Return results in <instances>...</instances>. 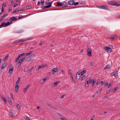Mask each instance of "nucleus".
Masks as SVG:
<instances>
[{"mask_svg": "<svg viewBox=\"0 0 120 120\" xmlns=\"http://www.w3.org/2000/svg\"><path fill=\"white\" fill-rule=\"evenodd\" d=\"M113 48V47L112 45H109L108 47H105L103 48L105 50H106L108 52H112V50H111Z\"/></svg>", "mask_w": 120, "mask_h": 120, "instance_id": "f257e3e1", "label": "nucleus"}, {"mask_svg": "<svg viewBox=\"0 0 120 120\" xmlns=\"http://www.w3.org/2000/svg\"><path fill=\"white\" fill-rule=\"evenodd\" d=\"M113 48V47L112 45H109L108 47H105L103 48L105 50H106L108 52H112V50H111Z\"/></svg>", "mask_w": 120, "mask_h": 120, "instance_id": "f03ea898", "label": "nucleus"}, {"mask_svg": "<svg viewBox=\"0 0 120 120\" xmlns=\"http://www.w3.org/2000/svg\"><path fill=\"white\" fill-rule=\"evenodd\" d=\"M120 3V2H115L114 1H111L110 2H108V4L109 5H113L115 6H119L120 4L119 3Z\"/></svg>", "mask_w": 120, "mask_h": 120, "instance_id": "7ed1b4c3", "label": "nucleus"}, {"mask_svg": "<svg viewBox=\"0 0 120 120\" xmlns=\"http://www.w3.org/2000/svg\"><path fill=\"white\" fill-rule=\"evenodd\" d=\"M58 71V68L56 67V68H53L52 69V70L51 72L52 74H54L55 72H57Z\"/></svg>", "mask_w": 120, "mask_h": 120, "instance_id": "20e7f679", "label": "nucleus"}, {"mask_svg": "<svg viewBox=\"0 0 120 120\" xmlns=\"http://www.w3.org/2000/svg\"><path fill=\"white\" fill-rule=\"evenodd\" d=\"M7 64L6 62L3 63L1 66V68L3 69L5 68L7 66Z\"/></svg>", "mask_w": 120, "mask_h": 120, "instance_id": "39448f33", "label": "nucleus"}, {"mask_svg": "<svg viewBox=\"0 0 120 120\" xmlns=\"http://www.w3.org/2000/svg\"><path fill=\"white\" fill-rule=\"evenodd\" d=\"M74 0H69L68 2V4L69 5H72L74 4Z\"/></svg>", "mask_w": 120, "mask_h": 120, "instance_id": "423d86ee", "label": "nucleus"}, {"mask_svg": "<svg viewBox=\"0 0 120 120\" xmlns=\"http://www.w3.org/2000/svg\"><path fill=\"white\" fill-rule=\"evenodd\" d=\"M11 22H7L6 23H5L4 22H3V23H4V27H6L10 25V23Z\"/></svg>", "mask_w": 120, "mask_h": 120, "instance_id": "0eeeda50", "label": "nucleus"}, {"mask_svg": "<svg viewBox=\"0 0 120 120\" xmlns=\"http://www.w3.org/2000/svg\"><path fill=\"white\" fill-rule=\"evenodd\" d=\"M102 9H103L107 10H109V9L106 5H102Z\"/></svg>", "mask_w": 120, "mask_h": 120, "instance_id": "6e6552de", "label": "nucleus"}, {"mask_svg": "<svg viewBox=\"0 0 120 120\" xmlns=\"http://www.w3.org/2000/svg\"><path fill=\"white\" fill-rule=\"evenodd\" d=\"M62 7H65L68 6L67 3L65 2H62Z\"/></svg>", "mask_w": 120, "mask_h": 120, "instance_id": "1a4fd4ad", "label": "nucleus"}, {"mask_svg": "<svg viewBox=\"0 0 120 120\" xmlns=\"http://www.w3.org/2000/svg\"><path fill=\"white\" fill-rule=\"evenodd\" d=\"M17 19L15 17H13L9 19L10 21H14L16 20Z\"/></svg>", "mask_w": 120, "mask_h": 120, "instance_id": "9d476101", "label": "nucleus"}, {"mask_svg": "<svg viewBox=\"0 0 120 120\" xmlns=\"http://www.w3.org/2000/svg\"><path fill=\"white\" fill-rule=\"evenodd\" d=\"M31 38H29L27 39H22L19 40V42H23L24 41H26L28 40H29Z\"/></svg>", "mask_w": 120, "mask_h": 120, "instance_id": "9b49d317", "label": "nucleus"}, {"mask_svg": "<svg viewBox=\"0 0 120 120\" xmlns=\"http://www.w3.org/2000/svg\"><path fill=\"white\" fill-rule=\"evenodd\" d=\"M52 2H51L50 3H48V4H49V5L45 6V7L46 8H49L51 7L52 5Z\"/></svg>", "mask_w": 120, "mask_h": 120, "instance_id": "f8f14e48", "label": "nucleus"}, {"mask_svg": "<svg viewBox=\"0 0 120 120\" xmlns=\"http://www.w3.org/2000/svg\"><path fill=\"white\" fill-rule=\"evenodd\" d=\"M25 57H23L22 58H21L20 60H19V62H20V63H19L21 64V63L24 60H25Z\"/></svg>", "mask_w": 120, "mask_h": 120, "instance_id": "ddd939ff", "label": "nucleus"}, {"mask_svg": "<svg viewBox=\"0 0 120 120\" xmlns=\"http://www.w3.org/2000/svg\"><path fill=\"white\" fill-rule=\"evenodd\" d=\"M9 56V54H8L3 59V60L5 61H6L8 59Z\"/></svg>", "mask_w": 120, "mask_h": 120, "instance_id": "4468645a", "label": "nucleus"}, {"mask_svg": "<svg viewBox=\"0 0 120 120\" xmlns=\"http://www.w3.org/2000/svg\"><path fill=\"white\" fill-rule=\"evenodd\" d=\"M33 51H30L29 52H28L26 53V55H24V56H27L28 55L30 54H31L33 53Z\"/></svg>", "mask_w": 120, "mask_h": 120, "instance_id": "2eb2a0df", "label": "nucleus"}, {"mask_svg": "<svg viewBox=\"0 0 120 120\" xmlns=\"http://www.w3.org/2000/svg\"><path fill=\"white\" fill-rule=\"evenodd\" d=\"M13 70L14 69H11L9 70V73L10 75L8 76H10L11 75V74H10V72L11 73H12L13 71Z\"/></svg>", "mask_w": 120, "mask_h": 120, "instance_id": "dca6fc26", "label": "nucleus"}, {"mask_svg": "<svg viewBox=\"0 0 120 120\" xmlns=\"http://www.w3.org/2000/svg\"><path fill=\"white\" fill-rule=\"evenodd\" d=\"M19 87V85L18 84L16 85L15 86V90L16 92H17L18 91Z\"/></svg>", "mask_w": 120, "mask_h": 120, "instance_id": "f3484780", "label": "nucleus"}, {"mask_svg": "<svg viewBox=\"0 0 120 120\" xmlns=\"http://www.w3.org/2000/svg\"><path fill=\"white\" fill-rule=\"evenodd\" d=\"M26 53H22L21 54H19L18 55V57L20 58L22 57V56H23L25 55V54H26Z\"/></svg>", "mask_w": 120, "mask_h": 120, "instance_id": "a211bd4d", "label": "nucleus"}, {"mask_svg": "<svg viewBox=\"0 0 120 120\" xmlns=\"http://www.w3.org/2000/svg\"><path fill=\"white\" fill-rule=\"evenodd\" d=\"M57 6L58 7H60V6H62V2H61V3H60L59 2H58L57 3Z\"/></svg>", "mask_w": 120, "mask_h": 120, "instance_id": "6ab92c4d", "label": "nucleus"}, {"mask_svg": "<svg viewBox=\"0 0 120 120\" xmlns=\"http://www.w3.org/2000/svg\"><path fill=\"white\" fill-rule=\"evenodd\" d=\"M35 56V55L34 54H33L31 56H30L29 57H30L31 59L33 60L34 59Z\"/></svg>", "mask_w": 120, "mask_h": 120, "instance_id": "aec40b11", "label": "nucleus"}, {"mask_svg": "<svg viewBox=\"0 0 120 120\" xmlns=\"http://www.w3.org/2000/svg\"><path fill=\"white\" fill-rule=\"evenodd\" d=\"M20 78L19 77L18 78V80L16 83V84L17 85L18 84L19 85L20 82Z\"/></svg>", "mask_w": 120, "mask_h": 120, "instance_id": "412c9836", "label": "nucleus"}, {"mask_svg": "<svg viewBox=\"0 0 120 120\" xmlns=\"http://www.w3.org/2000/svg\"><path fill=\"white\" fill-rule=\"evenodd\" d=\"M60 81H57L55 82L54 83V84L55 86H56L57 85V84L60 83Z\"/></svg>", "mask_w": 120, "mask_h": 120, "instance_id": "4be33fe9", "label": "nucleus"}, {"mask_svg": "<svg viewBox=\"0 0 120 120\" xmlns=\"http://www.w3.org/2000/svg\"><path fill=\"white\" fill-rule=\"evenodd\" d=\"M49 78V77L48 76H47L45 77V78H43V82L45 81L46 80H48Z\"/></svg>", "mask_w": 120, "mask_h": 120, "instance_id": "5701e85b", "label": "nucleus"}, {"mask_svg": "<svg viewBox=\"0 0 120 120\" xmlns=\"http://www.w3.org/2000/svg\"><path fill=\"white\" fill-rule=\"evenodd\" d=\"M116 35H115L114 36L112 37L109 38H108L110 39L112 41H113V40L115 38L114 37H116Z\"/></svg>", "mask_w": 120, "mask_h": 120, "instance_id": "b1692460", "label": "nucleus"}, {"mask_svg": "<svg viewBox=\"0 0 120 120\" xmlns=\"http://www.w3.org/2000/svg\"><path fill=\"white\" fill-rule=\"evenodd\" d=\"M80 77V75H76V79L78 80L79 79Z\"/></svg>", "mask_w": 120, "mask_h": 120, "instance_id": "393cba45", "label": "nucleus"}, {"mask_svg": "<svg viewBox=\"0 0 120 120\" xmlns=\"http://www.w3.org/2000/svg\"><path fill=\"white\" fill-rule=\"evenodd\" d=\"M87 55L88 56H91L92 55L91 54V51L87 52Z\"/></svg>", "mask_w": 120, "mask_h": 120, "instance_id": "a878e982", "label": "nucleus"}, {"mask_svg": "<svg viewBox=\"0 0 120 120\" xmlns=\"http://www.w3.org/2000/svg\"><path fill=\"white\" fill-rule=\"evenodd\" d=\"M111 65H108L106 66L104 68V69H106L108 68H111Z\"/></svg>", "mask_w": 120, "mask_h": 120, "instance_id": "bb28decb", "label": "nucleus"}, {"mask_svg": "<svg viewBox=\"0 0 120 120\" xmlns=\"http://www.w3.org/2000/svg\"><path fill=\"white\" fill-rule=\"evenodd\" d=\"M8 102L11 104H12L11 103V98H8Z\"/></svg>", "mask_w": 120, "mask_h": 120, "instance_id": "cd10ccee", "label": "nucleus"}, {"mask_svg": "<svg viewBox=\"0 0 120 120\" xmlns=\"http://www.w3.org/2000/svg\"><path fill=\"white\" fill-rule=\"evenodd\" d=\"M31 59L30 57H29L27 58L26 60V61L27 62H29L31 60Z\"/></svg>", "mask_w": 120, "mask_h": 120, "instance_id": "c85d7f7f", "label": "nucleus"}, {"mask_svg": "<svg viewBox=\"0 0 120 120\" xmlns=\"http://www.w3.org/2000/svg\"><path fill=\"white\" fill-rule=\"evenodd\" d=\"M10 116L11 117H13V115L12 113L11 112H9V113Z\"/></svg>", "mask_w": 120, "mask_h": 120, "instance_id": "c756f323", "label": "nucleus"}, {"mask_svg": "<svg viewBox=\"0 0 120 120\" xmlns=\"http://www.w3.org/2000/svg\"><path fill=\"white\" fill-rule=\"evenodd\" d=\"M44 65H40L38 67V69H41L43 68H44Z\"/></svg>", "mask_w": 120, "mask_h": 120, "instance_id": "7c9ffc66", "label": "nucleus"}, {"mask_svg": "<svg viewBox=\"0 0 120 120\" xmlns=\"http://www.w3.org/2000/svg\"><path fill=\"white\" fill-rule=\"evenodd\" d=\"M118 74L116 71L114 73V76L115 77H117V76Z\"/></svg>", "mask_w": 120, "mask_h": 120, "instance_id": "2f4dec72", "label": "nucleus"}, {"mask_svg": "<svg viewBox=\"0 0 120 120\" xmlns=\"http://www.w3.org/2000/svg\"><path fill=\"white\" fill-rule=\"evenodd\" d=\"M102 90V89H101L98 90L96 92V93L98 94L100 93L101 92V91Z\"/></svg>", "mask_w": 120, "mask_h": 120, "instance_id": "473e14b6", "label": "nucleus"}, {"mask_svg": "<svg viewBox=\"0 0 120 120\" xmlns=\"http://www.w3.org/2000/svg\"><path fill=\"white\" fill-rule=\"evenodd\" d=\"M86 70H83L81 73V75H83L85 73H86Z\"/></svg>", "mask_w": 120, "mask_h": 120, "instance_id": "72a5a7b5", "label": "nucleus"}, {"mask_svg": "<svg viewBox=\"0 0 120 120\" xmlns=\"http://www.w3.org/2000/svg\"><path fill=\"white\" fill-rule=\"evenodd\" d=\"M86 76L85 75H83L81 78V81H82L85 78Z\"/></svg>", "mask_w": 120, "mask_h": 120, "instance_id": "f704fd0d", "label": "nucleus"}, {"mask_svg": "<svg viewBox=\"0 0 120 120\" xmlns=\"http://www.w3.org/2000/svg\"><path fill=\"white\" fill-rule=\"evenodd\" d=\"M2 100L4 101V102H6L7 101L6 100V99L4 97L2 98H1Z\"/></svg>", "mask_w": 120, "mask_h": 120, "instance_id": "c9c22d12", "label": "nucleus"}, {"mask_svg": "<svg viewBox=\"0 0 120 120\" xmlns=\"http://www.w3.org/2000/svg\"><path fill=\"white\" fill-rule=\"evenodd\" d=\"M16 107L17 109L19 110H20L21 109L20 107V105H16Z\"/></svg>", "mask_w": 120, "mask_h": 120, "instance_id": "e433bc0d", "label": "nucleus"}, {"mask_svg": "<svg viewBox=\"0 0 120 120\" xmlns=\"http://www.w3.org/2000/svg\"><path fill=\"white\" fill-rule=\"evenodd\" d=\"M20 10V9H15L14 11L12 13V14L14 13L15 12H17V11H18Z\"/></svg>", "mask_w": 120, "mask_h": 120, "instance_id": "4c0bfd02", "label": "nucleus"}, {"mask_svg": "<svg viewBox=\"0 0 120 120\" xmlns=\"http://www.w3.org/2000/svg\"><path fill=\"white\" fill-rule=\"evenodd\" d=\"M20 62H18L16 66V67L17 68H18L19 67V66L21 65V64H20Z\"/></svg>", "mask_w": 120, "mask_h": 120, "instance_id": "58836bf2", "label": "nucleus"}, {"mask_svg": "<svg viewBox=\"0 0 120 120\" xmlns=\"http://www.w3.org/2000/svg\"><path fill=\"white\" fill-rule=\"evenodd\" d=\"M29 68L28 67H26L25 68L24 71L25 72H27Z\"/></svg>", "mask_w": 120, "mask_h": 120, "instance_id": "ea45409f", "label": "nucleus"}, {"mask_svg": "<svg viewBox=\"0 0 120 120\" xmlns=\"http://www.w3.org/2000/svg\"><path fill=\"white\" fill-rule=\"evenodd\" d=\"M20 58L18 57H18H17L15 59V63L17 61H18L19 60Z\"/></svg>", "mask_w": 120, "mask_h": 120, "instance_id": "a19ab883", "label": "nucleus"}, {"mask_svg": "<svg viewBox=\"0 0 120 120\" xmlns=\"http://www.w3.org/2000/svg\"><path fill=\"white\" fill-rule=\"evenodd\" d=\"M45 2V1L44 0H41V5H43Z\"/></svg>", "mask_w": 120, "mask_h": 120, "instance_id": "79ce46f5", "label": "nucleus"}, {"mask_svg": "<svg viewBox=\"0 0 120 120\" xmlns=\"http://www.w3.org/2000/svg\"><path fill=\"white\" fill-rule=\"evenodd\" d=\"M22 15H20L19 17V18H18V19H20L22 17H23L25 16H22Z\"/></svg>", "mask_w": 120, "mask_h": 120, "instance_id": "37998d69", "label": "nucleus"}, {"mask_svg": "<svg viewBox=\"0 0 120 120\" xmlns=\"http://www.w3.org/2000/svg\"><path fill=\"white\" fill-rule=\"evenodd\" d=\"M95 64V63L94 62H92L90 63V65H91V66H93Z\"/></svg>", "mask_w": 120, "mask_h": 120, "instance_id": "c03bdc74", "label": "nucleus"}, {"mask_svg": "<svg viewBox=\"0 0 120 120\" xmlns=\"http://www.w3.org/2000/svg\"><path fill=\"white\" fill-rule=\"evenodd\" d=\"M118 89L117 87H115L113 89V92H115L116 90Z\"/></svg>", "mask_w": 120, "mask_h": 120, "instance_id": "a18cd8bd", "label": "nucleus"}, {"mask_svg": "<svg viewBox=\"0 0 120 120\" xmlns=\"http://www.w3.org/2000/svg\"><path fill=\"white\" fill-rule=\"evenodd\" d=\"M32 6H28L27 7H26V9H28L29 8H30L32 7Z\"/></svg>", "mask_w": 120, "mask_h": 120, "instance_id": "49530a36", "label": "nucleus"}, {"mask_svg": "<svg viewBox=\"0 0 120 120\" xmlns=\"http://www.w3.org/2000/svg\"><path fill=\"white\" fill-rule=\"evenodd\" d=\"M68 72L69 74H70L71 75H72V74L71 73V71L70 69L69 70Z\"/></svg>", "mask_w": 120, "mask_h": 120, "instance_id": "de8ad7c7", "label": "nucleus"}, {"mask_svg": "<svg viewBox=\"0 0 120 120\" xmlns=\"http://www.w3.org/2000/svg\"><path fill=\"white\" fill-rule=\"evenodd\" d=\"M99 80L98 79L97 80V82L96 83V84L97 85H98V84H99Z\"/></svg>", "mask_w": 120, "mask_h": 120, "instance_id": "09e8293b", "label": "nucleus"}, {"mask_svg": "<svg viewBox=\"0 0 120 120\" xmlns=\"http://www.w3.org/2000/svg\"><path fill=\"white\" fill-rule=\"evenodd\" d=\"M93 80V79H89V83H91L92 82V81Z\"/></svg>", "mask_w": 120, "mask_h": 120, "instance_id": "8fccbe9b", "label": "nucleus"}, {"mask_svg": "<svg viewBox=\"0 0 120 120\" xmlns=\"http://www.w3.org/2000/svg\"><path fill=\"white\" fill-rule=\"evenodd\" d=\"M87 52H89V51H91V50L90 48H89L87 50Z\"/></svg>", "mask_w": 120, "mask_h": 120, "instance_id": "3c124183", "label": "nucleus"}, {"mask_svg": "<svg viewBox=\"0 0 120 120\" xmlns=\"http://www.w3.org/2000/svg\"><path fill=\"white\" fill-rule=\"evenodd\" d=\"M60 119L62 120H67V119L65 118H60Z\"/></svg>", "mask_w": 120, "mask_h": 120, "instance_id": "603ef678", "label": "nucleus"}, {"mask_svg": "<svg viewBox=\"0 0 120 120\" xmlns=\"http://www.w3.org/2000/svg\"><path fill=\"white\" fill-rule=\"evenodd\" d=\"M95 116L94 115H93V116L92 117L91 120H94V118Z\"/></svg>", "mask_w": 120, "mask_h": 120, "instance_id": "864d4df0", "label": "nucleus"}, {"mask_svg": "<svg viewBox=\"0 0 120 120\" xmlns=\"http://www.w3.org/2000/svg\"><path fill=\"white\" fill-rule=\"evenodd\" d=\"M116 19H119L120 18V15L116 16Z\"/></svg>", "mask_w": 120, "mask_h": 120, "instance_id": "5fc2aeb1", "label": "nucleus"}, {"mask_svg": "<svg viewBox=\"0 0 120 120\" xmlns=\"http://www.w3.org/2000/svg\"><path fill=\"white\" fill-rule=\"evenodd\" d=\"M71 78L72 79V80L74 82H75V81L74 80V79H73V78L72 76V75H71Z\"/></svg>", "mask_w": 120, "mask_h": 120, "instance_id": "6e6d98bb", "label": "nucleus"}, {"mask_svg": "<svg viewBox=\"0 0 120 120\" xmlns=\"http://www.w3.org/2000/svg\"><path fill=\"white\" fill-rule=\"evenodd\" d=\"M33 68V67L31 69H30L28 70L29 73H30L31 72V71L32 70Z\"/></svg>", "mask_w": 120, "mask_h": 120, "instance_id": "4d7b16f0", "label": "nucleus"}, {"mask_svg": "<svg viewBox=\"0 0 120 120\" xmlns=\"http://www.w3.org/2000/svg\"><path fill=\"white\" fill-rule=\"evenodd\" d=\"M79 4V2H77L75 3H74V4L75 5H77Z\"/></svg>", "mask_w": 120, "mask_h": 120, "instance_id": "13d9d810", "label": "nucleus"}, {"mask_svg": "<svg viewBox=\"0 0 120 120\" xmlns=\"http://www.w3.org/2000/svg\"><path fill=\"white\" fill-rule=\"evenodd\" d=\"M25 119H26L27 120H28L29 119V118L27 116L25 117Z\"/></svg>", "mask_w": 120, "mask_h": 120, "instance_id": "bf43d9fd", "label": "nucleus"}, {"mask_svg": "<svg viewBox=\"0 0 120 120\" xmlns=\"http://www.w3.org/2000/svg\"><path fill=\"white\" fill-rule=\"evenodd\" d=\"M4 23H2L1 24V25H0V28L2 26L4 27Z\"/></svg>", "mask_w": 120, "mask_h": 120, "instance_id": "052dcab7", "label": "nucleus"}, {"mask_svg": "<svg viewBox=\"0 0 120 120\" xmlns=\"http://www.w3.org/2000/svg\"><path fill=\"white\" fill-rule=\"evenodd\" d=\"M40 3H41V2H40L38 1V3L37 5L38 6H39L40 5Z\"/></svg>", "mask_w": 120, "mask_h": 120, "instance_id": "680f3d73", "label": "nucleus"}, {"mask_svg": "<svg viewBox=\"0 0 120 120\" xmlns=\"http://www.w3.org/2000/svg\"><path fill=\"white\" fill-rule=\"evenodd\" d=\"M2 6L3 7L5 6V7H6V3H4L2 4Z\"/></svg>", "mask_w": 120, "mask_h": 120, "instance_id": "e2e57ef3", "label": "nucleus"}, {"mask_svg": "<svg viewBox=\"0 0 120 120\" xmlns=\"http://www.w3.org/2000/svg\"><path fill=\"white\" fill-rule=\"evenodd\" d=\"M8 15L7 13H6L3 16V17H4V18H5L6 16Z\"/></svg>", "mask_w": 120, "mask_h": 120, "instance_id": "0e129e2a", "label": "nucleus"}, {"mask_svg": "<svg viewBox=\"0 0 120 120\" xmlns=\"http://www.w3.org/2000/svg\"><path fill=\"white\" fill-rule=\"evenodd\" d=\"M114 72H112L111 74V75L112 76H114Z\"/></svg>", "mask_w": 120, "mask_h": 120, "instance_id": "69168bd1", "label": "nucleus"}, {"mask_svg": "<svg viewBox=\"0 0 120 120\" xmlns=\"http://www.w3.org/2000/svg\"><path fill=\"white\" fill-rule=\"evenodd\" d=\"M65 96V94H64V95H62L61 96V98H63L64 96Z\"/></svg>", "mask_w": 120, "mask_h": 120, "instance_id": "338daca9", "label": "nucleus"}, {"mask_svg": "<svg viewBox=\"0 0 120 120\" xmlns=\"http://www.w3.org/2000/svg\"><path fill=\"white\" fill-rule=\"evenodd\" d=\"M111 90H109L107 92H106V94H107L109 93H110V91H111Z\"/></svg>", "mask_w": 120, "mask_h": 120, "instance_id": "774afa93", "label": "nucleus"}]
</instances>
